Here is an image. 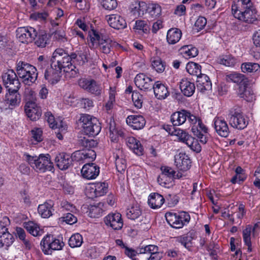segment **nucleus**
Instances as JSON below:
<instances>
[{
	"instance_id": "7ed1b4c3",
	"label": "nucleus",
	"mask_w": 260,
	"mask_h": 260,
	"mask_svg": "<svg viewBox=\"0 0 260 260\" xmlns=\"http://www.w3.org/2000/svg\"><path fill=\"white\" fill-rule=\"evenodd\" d=\"M55 50L60 58H62V63H64L67 67L69 68L71 72L70 77H76L78 75V70H75L76 67L73 63L76 61L79 64L83 65L88 61L85 50H78L75 52H72L70 54L62 48H57Z\"/></svg>"
},
{
	"instance_id": "79ce46f5",
	"label": "nucleus",
	"mask_w": 260,
	"mask_h": 260,
	"mask_svg": "<svg viewBox=\"0 0 260 260\" xmlns=\"http://www.w3.org/2000/svg\"><path fill=\"white\" fill-rule=\"evenodd\" d=\"M14 236L9 232L0 234V247H9L14 241Z\"/></svg>"
},
{
	"instance_id": "c9c22d12",
	"label": "nucleus",
	"mask_w": 260,
	"mask_h": 260,
	"mask_svg": "<svg viewBox=\"0 0 260 260\" xmlns=\"http://www.w3.org/2000/svg\"><path fill=\"white\" fill-rule=\"evenodd\" d=\"M238 62V59L231 54L220 55L218 58V62L226 67H234Z\"/></svg>"
},
{
	"instance_id": "69168bd1",
	"label": "nucleus",
	"mask_w": 260,
	"mask_h": 260,
	"mask_svg": "<svg viewBox=\"0 0 260 260\" xmlns=\"http://www.w3.org/2000/svg\"><path fill=\"white\" fill-rule=\"evenodd\" d=\"M10 224L9 218L7 216H4L0 220V234L8 232V226Z\"/></svg>"
},
{
	"instance_id": "e433bc0d",
	"label": "nucleus",
	"mask_w": 260,
	"mask_h": 260,
	"mask_svg": "<svg viewBox=\"0 0 260 260\" xmlns=\"http://www.w3.org/2000/svg\"><path fill=\"white\" fill-rule=\"evenodd\" d=\"M226 79L228 81L235 83L239 85L242 84H246L248 82V79L244 75L236 72L228 75Z\"/></svg>"
},
{
	"instance_id": "f03ea898",
	"label": "nucleus",
	"mask_w": 260,
	"mask_h": 260,
	"mask_svg": "<svg viewBox=\"0 0 260 260\" xmlns=\"http://www.w3.org/2000/svg\"><path fill=\"white\" fill-rule=\"evenodd\" d=\"M232 13L235 18L248 23L257 21V11L251 0H237L232 5Z\"/></svg>"
},
{
	"instance_id": "4c0bfd02",
	"label": "nucleus",
	"mask_w": 260,
	"mask_h": 260,
	"mask_svg": "<svg viewBox=\"0 0 260 260\" xmlns=\"http://www.w3.org/2000/svg\"><path fill=\"white\" fill-rule=\"evenodd\" d=\"M180 51L183 56L187 59L197 56L199 53L198 49L191 45L182 47Z\"/></svg>"
},
{
	"instance_id": "423d86ee",
	"label": "nucleus",
	"mask_w": 260,
	"mask_h": 260,
	"mask_svg": "<svg viewBox=\"0 0 260 260\" xmlns=\"http://www.w3.org/2000/svg\"><path fill=\"white\" fill-rule=\"evenodd\" d=\"M16 71L18 76L25 85H31L37 79L38 73L36 68L28 63L19 61Z\"/></svg>"
},
{
	"instance_id": "2eb2a0df",
	"label": "nucleus",
	"mask_w": 260,
	"mask_h": 260,
	"mask_svg": "<svg viewBox=\"0 0 260 260\" xmlns=\"http://www.w3.org/2000/svg\"><path fill=\"white\" fill-rule=\"evenodd\" d=\"M106 225L114 230H119L123 226V223L121 215L119 213H111L104 218Z\"/></svg>"
},
{
	"instance_id": "cd10ccee",
	"label": "nucleus",
	"mask_w": 260,
	"mask_h": 260,
	"mask_svg": "<svg viewBox=\"0 0 260 260\" xmlns=\"http://www.w3.org/2000/svg\"><path fill=\"white\" fill-rule=\"evenodd\" d=\"M188 110L182 109L173 113L171 116V121L174 126L183 124L187 120Z\"/></svg>"
},
{
	"instance_id": "f704fd0d",
	"label": "nucleus",
	"mask_w": 260,
	"mask_h": 260,
	"mask_svg": "<svg viewBox=\"0 0 260 260\" xmlns=\"http://www.w3.org/2000/svg\"><path fill=\"white\" fill-rule=\"evenodd\" d=\"M182 36L181 31L176 28L170 29L167 33V40L170 44H175L181 39Z\"/></svg>"
},
{
	"instance_id": "864d4df0",
	"label": "nucleus",
	"mask_w": 260,
	"mask_h": 260,
	"mask_svg": "<svg viewBox=\"0 0 260 260\" xmlns=\"http://www.w3.org/2000/svg\"><path fill=\"white\" fill-rule=\"evenodd\" d=\"M173 128L174 129V131L172 132V134L177 136L178 139L181 142L186 144V142H188V140L189 139L190 140V138L192 137L182 129L175 128V127H173Z\"/></svg>"
},
{
	"instance_id": "a18cd8bd",
	"label": "nucleus",
	"mask_w": 260,
	"mask_h": 260,
	"mask_svg": "<svg viewBox=\"0 0 260 260\" xmlns=\"http://www.w3.org/2000/svg\"><path fill=\"white\" fill-rule=\"evenodd\" d=\"M95 197H101L105 195L108 192V185L105 182H98L94 185V188H92Z\"/></svg>"
},
{
	"instance_id": "f257e3e1",
	"label": "nucleus",
	"mask_w": 260,
	"mask_h": 260,
	"mask_svg": "<svg viewBox=\"0 0 260 260\" xmlns=\"http://www.w3.org/2000/svg\"><path fill=\"white\" fill-rule=\"evenodd\" d=\"M17 37L22 43L28 44L34 41L35 44L40 48L45 47L48 40L45 30L31 26L19 27L16 30Z\"/></svg>"
},
{
	"instance_id": "a878e982",
	"label": "nucleus",
	"mask_w": 260,
	"mask_h": 260,
	"mask_svg": "<svg viewBox=\"0 0 260 260\" xmlns=\"http://www.w3.org/2000/svg\"><path fill=\"white\" fill-rule=\"evenodd\" d=\"M107 21L111 27L116 29H123L126 26L125 19L119 15H109Z\"/></svg>"
},
{
	"instance_id": "3c124183",
	"label": "nucleus",
	"mask_w": 260,
	"mask_h": 260,
	"mask_svg": "<svg viewBox=\"0 0 260 260\" xmlns=\"http://www.w3.org/2000/svg\"><path fill=\"white\" fill-rule=\"evenodd\" d=\"M82 243V236L79 233L73 234L69 240V245L72 248L80 247Z\"/></svg>"
},
{
	"instance_id": "4be33fe9",
	"label": "nucleus",
	"mask_w": 260,
	"mask_h": 260,
	"mask_svg": "<svg viewBox=\"0 0 260 260\" xmlns=\"http://www.w3.org/2000/svg\"><path fill=\"white\" fill-rule=\"evenodd\" d=\"M45 116L50 127L52 129L59 128L62 133L67 132L68 126L66 123L62 120L56 121L51 112H46Z\"/></svg>"
},
{
	"instance_id": "b1692460",
	"label": "nucleus",
	"mask_w": 260,
	"mask_h": 260,
	"mask_svg": "<svg viewBox=\"0 0 260 260\" xmlns=\"http://www.w3.org/2000/svg\"><path fill=\"white\" fill-rule=\"evenodd\" d=\"M126 123L135 129H141L146 124L144 117L140 115H129L126 119Z\"/></svg>"
},
{
	"instance_id": "de8ad7c7",
	"label": "nucleus",
	"mask_w": 260,
	"mask_h": 260,
	"mask_svg": "<svg viewBox=\"0 0 260 260\" xmlns=\"http://www.w3.org/2000/svg\"><path fill=\"white\" fill-rule=\"evenodd\" d=\"M241 69L244 73H254L260 69V66L257 63L244 62L242 63Z\"/></svg>"
},
{
	"instance_id": "680f3d73",
	"label": "nucleus",
	"mask_w": 260,
	"mask_h": 260,
	"mask_svg": "<svg viewBox=\"0 0 260 260\" xmlns=\"http://www.w3.org/2000/svg\"><path fill=\"white\" fill-rule=\"evenodd\" d=\"M252 231V226L248 225L243 231V238L245 244L250 245L251 241V233Z\"/></svg>"
},
{
	"instance_id": "aec40b11",
	"label": "nucleus",
	"mask_w": 260,
	"mask_h": 260,
	"mask_svg": "<svg viewBox=\"0 0 260 260\" xmlns=\"http://www.w3.org/2000/svg\"><path fill=\"white\" fill-rule=\"evenodd\" d=\"M213 121L216 133L221 137H227L230 134V129L226 121L224 119L218 117H215Z\"/></svg>"
},
{
	"instance_id": "bb28decb",
	"label": "nucleus",
	"mask_w": 260,
	"mask_h": 260,
	"mask_svg": "<svg viewBox=\"0 0 260 260\" xmlns=\"http://www.w3.org/2000/svg\"><path fill=\"white\" fill-rule=\"evenodd\" d=\"M196 83L197 89L202 92L212 89V83L210 79L206 74L198 76Z\"/></svg>"
},
{
	"instance_id": "37998d69",
	"label": "nucleus",
	"mask_w": 260,
	"mask_h": 260,
	"mask_svg": "<svg viewBox=\"0 0 260 260\" xmlns=\"http://www.w3.org/2000/svg\"><path fill=\"white\" fill-rule=\"evenodd\" d=\"M142 214L140 206L138 204H133L131 208L127 209L126 216L128 218L135 220Z\"/></svg>"
},
{
	"instance_id": "58836bf2",
	"label": "nucleus",
	"mask_w": 260,
	"mask_h": 260,
	"mask_svg": "<svg viewBox=\"0 0 260 260\" xmlns=\"http://www.w3.org/2000/svg\"><path fill=\"white\" fill-rule=\"evenodd\" d=\"M147 7L146 3L144 2H136L135 6L132 8L131 12L134 16L141 17L144 14Z\"/></svg>"
},
{
	"instance_id": "5701e85b",
	"label": "nucleus",
	"mask_w": 260,
	"mask_h": 260,
	"mask_svg": "<svg viewBox=\"0 0 260 260\" xmlns=\"http://www.w3.org/2000/svg\"><path fill=\"white\" fill-rule=\"evenodd\" d=\"M73 157L76 161L93 160L96 157L95 151L92 149L76 151L73 153Z\"/></svg>"
},
{
	"instance_id": "4d7b16f0",
	"label": "nucleus",
	"mask_w": 260,
	"mask_h": 260,
	"mask_svg": "<svg viewBox=\"0 0 260 260\" xmlns=\"http://www.w3.org/2000/svg\"><path fill=\"white\" fill-rule=\"evenodd\" d=\"M101 4L105 9L109 11L114 10L117 7V0H101Z\"/></svg>"
},
{
	"instance_id": "473e14b6",
	"label": "nucleus",
	"mask_w": 260,
	"mask_h": 260,
	"mask_svg": "<svg viewBox=\"0 0 260 260\" xmlns=\"http://www.w3.org/2000/svg\"><path fill=\"white\" fill-rule=\"evenodd\" d=\"M104 203L100 202L97 204L90 205L88 207V215L92 218H98L102 215L106 210Z\"/></svg>"
},
{
	"instance_id": "c03bdc74",
	"label": "nucleus",
	"mask_w": 260,
	"mask_h": 260,
	"mask_svg": "<svg viewBox=\"0 0 260 260\" xmlns=\"http://www.w3.org/2000/svg\"><path fill=\"white\" fill-rule=\"evenodd\" d=\"M109 132L110 137L112 141H116L117 140V137L120 136L122 138L124 137V133L121 129H117L115 128V122L110 120L109 123Z\"/></svg>"
},
{
	"instance_id": "338daca9",
	"label": "nucleus",
	"mask_w": 260,
	"mask_h": 260,
	"mask_svg": "<svg viewBox=\"0 0 260 260\" xmlns=\"http://www.w3.org/2000/svg\"><path fill=\"white\" fill-rule=\"evenodd\" d=\"M115 165L118 172L122 174L126 168V161L125 159L117 158L115 160Z\"/></svg>"
},
{
	"instance_id": "c756f323",
	"label": "nucleus",
	"mask_w": 260,
	"mask_h": 260,
	"mask_svg": "<svg viewBox=\"0 0 260 260\" xmlns=\"http://www.w3.org/2000/svg\"><path fill=\"white\" fill-rule=\"evenodd\" d=\"M127 146L133 152L139 156L143 154V147L140 141L133 137H129L126 139Z\"/></svg>"
},
{
	"instance_id": "052dcab7",
	"label": "nucleus",
	"mask_w": 260,
	"mask_h": 260,
	"mask_svg": "<svg viewBox=\"0 0 260 260\" xmlns=\"http://www.w3.org/2000/svg\"><path fill=\"white\" fill-rule=\"evenodd\" d=\"M148 25L147 22L144 20H137L135 22V25L134 29L136 30H142L143 32L146 33L148 30Z\"/></svg>"
},
{
	"instance_id": "774afa93",
	"label": "nucleus",
	"mask_w": 260,
	"mask_h": 260,
	"mask_svg": "<svg viewBox=\"0 0 260 260\" xmlns=\"http://www.w3.org/2000/svg\"><path fill=\"white\" fill-rule=\"evenodd\" d=\"M32 137L34 139L38 142L43 140V131L40 128H35L31 131Z\"/></svg>"
},
{
	"instance_id": "39448f33",
	"label": "nucleus",
	"mask_w": 260,
	"mask_h": 260,
	"mask_svg": "<svg viewBox=\"0 0 260 260\" xmlns=\"http://www.w3.org/2000/svg\"><path fill=\"white\" fill-rule=\"evenodd\" d=\"M24 156L30 166L38 172L52 171L54 169L53 163L51 161V156L49 154H41L39 156L25 154Z\"/></svg>"
},
{
	"instance_id": "49530a36",
	"label": "nucleus",
	"mask_w": 260,
	"mask_h": 260,
	"mask_svg": "<svg viewBox=\"0 0 260 260\" xmlns=\"http://www.w3.org/2000/svg\"><path fill=\"white\" fill-rule=\"evenodd\" d=\"M201 66L194 62H189L186 66L187 72L190 75L196 76L198 77L202 74L201 73Z\"/></svg>"
},
{
	"instance_id": "0e129e2a",
	"label": "nucleus",
	"mask_w": 260,
	"mask_h": 260,
	"mask_svg": "<svg viewBox=\"0 0 260 260\" xmlns=\"http://www.w3.org/2000/svg\"><path fill=\"white\" fill-rule=\"evenodd\" d=\"M160 170L161 171V173L160 174L161 175H164L168 177L169 179H173V177H174L176 172L173 168L168 166H161Z\"/></svg>"
},
{
	"instance_id": "dca6fc26",
	"label": "nucleus",
	"mask_w": 260,
	"mask_h": 260,
	"mask_svg": "<svg viewBox=\"0 0 260 260\" xmlns=\"http://www.w3.org/2000/svg\"><path fill=\"white\" fill-rule=\"evenodd\" d=\"M75 161L71 155L66 153H60L57 154L55 158V161L57 167L61 170H66L72 165L73 161Z\"/></svg>"
},
{
	"instance_id": "6e6552de",
	"label": "nucleus",
	"mask_w": 260,
	"mask_h": 260,
	"mask_svg": "<svg viewBox=\"0 0 260 260\" xmlns=\"http://www.w3.org/2000/svg\"><path fill=\"white\" fill-rule=\"evenodd\" d=\"M228 120L230 125L238 130L244 129L248 124V118L237 106H234L230 110Z\"/></svg>"
},
{
	"instance_id": "412c9836",
	"label": "nucleus",
	"mask_w": 260,
	"mask_h": 260,
	"mask_svg": "<svg viewBox=\"0 0 260 260\" xmlns=\"http://www.w3.org/2000/svg\"><path fill=\"white\" fill-rule=\"evenodd\" d=\"M24 110L27 116L32 121L38 120L42 115L41 108L37 106L35 103H26Z\"/></svg>"
},
{
	"instance_id": "a211bd4d",
	"label": "nucleus",
	"mask_w": 260,
	"mask_h": 260,
	"mask_svg": "<svg viewBox=\"0 0 260 260\" xmlns=\"http://www.w3.org/2000/svg\"><path fill=\"white\" fill-rule=\"evenodd\" d=\"M83 178L88 180L96 178L100 173V167L94 163H86L81 169Z\"/></svg>"
},
{
	"instance_id": "ddd939ff",
	"label": "nucleus",
	"mask_w": 260,
	"mask_h": 260,
	"mask_svg": "<svg viewBox=\"0 0 260 260\" xmlns=\"http://www.w3.org/2000/svg\"><path fill=\"white\" fill-rule=\"evenodd\" d=\"M19 89L14 88L6 90L7 92L3 98V102L10 109L18 106L21 102V95L18 91Z\"/></svg>"
},
{
	"instance_id": "72a5a7b5",
	"label": "nucleus",
	"mask_w": 260,
	"mask_h": 260,
	"mask_svg": "<svg viewBox=\"0 0 260 260\" xmlns=\"http://www.w3.org/2000/svg\"><path fill=\"white\" fill-rule=\"evenodd\" d=\"M23 226L29 234L34 237L40 236L43 233V231L40 229L39 225L31 221L23 222Z\"/></svg>"
},
{
	"instance_id": "c85d7f7f",
	"label": "nucleus",
	"mask_w": 260,
	"mask_h": 260,
	"mask_svg": "<svg viewBox=\"0 0 260 260\" xmlns=\"http://www.w3.org/2000/svg\"><path fill=\"white\" fill-rule=\"evenodd\" d=\"M153 89L155 96L159 100L165 99L169 95L168 88L160 81L156 82L153 86Z\"/></svg>"
},
{
	"instance_id": "9d476101",
	"label": "nucleus",
	"mask_w": 260,
	"mask_h": 260,
	"mask_svg": "<svg viewBox=\"0 0 260 260\" xmlns=\"http://www.w3.org/2000/svg\"><path fill=\"white\" fill-rule=\"evenodd\" d=\"M64 245L61 240L50 234L46 235L40 243L41 248L45 254H51L52 250H61Z\"/></svg>"
},
{
	"instance_id": "6ab92c4d",
	"label": "nucleus",
	"mask_w": 260,
	"mask_h": 260,
	"mask_svg": "<svg viewBox=\"0 0 260 260\" xmlns=\"http://www.w3.org/2000/svg\"><path fill=\"white\" fill-rule=\"evenodd\" d=\"M175 164L181 171H186L191 167V161L189 157L185 153L180 152L174 157Z\"/></svg>"
},
{
	"instance_id": "7c9ffc66",
	"label": "nucleus",
	"mask_w": 260,
	"mask_h": 260,
	"mask_svg": "<svg viewBox=\"0 0 260 260\" xmlns=\"http://www.w3.org/2000/svg\"><path fill=\"white\" fill-rule=\"evenodd\" d=\"M165 202V198L161 194L156 193H151L148 200V203L149 206L152 209L160 208Z\"/></svg>"
},
{
	"instance_id": "603ef678",
	"label": "nucleus",
	"mask_w": 260,
	"mask_h": 260,
	"mask_svg": "<svg viewBox=\"0 0 260 260\" xmlns=\"http://www.w3.org/2000/svg\"><path fill=\"white\" fill-rule=\"evenodd\" d=\"M79 144L86 150L91 149L96 147L98 145L96 141L93 139H89L85 137L80 139L79 140Z\"/></svg>"
},
{
	"instance_id": "bf43d9fd",
	"label": "nucleus",
	"mask_w": 260,
	"mask_h": 260,
	"mask_svg": "<svg viewBox=\"0 0 260 260\" xmlns=\"http://www.w3.org/2000/svg\"><path fill=\"white\" fill-rule=\"evenodd\" d=\"M124 253L127 256L132 258V259H135V258H133L134 257L138 254H142L141 246H139L136 249L129 248L127 246L125 247Z\"/></svg>"
},
{
	"instance_id": "8fccbe9b",
	"label": "nucleus",
	"mask_w": 260,
	"mask_h": 260,
	"mask_svg": "<svg viewBox=\"0 0 260 260\" xmlns=\"http://www.w3.org/2000/svg\"><path fill=\"white\" fill-rule=\"evenodd\" d=\"M151 64L153 68L158 73H162L166 67V62L159 57L152 58Z\"/></svg>"
},
{
	"instance_id": "1a4fd4ad",
	"label": "nucleus",
	"mask_w": 260,
	"mask_h": 260,
	"mask_svg": "<svg viewBox=\"0 0 260 260\" xmlns=\"http://www.w3.org/2000/svg\"><path fill=\"white\" fill-rule=\"evenodd\" d=\"M168 223L173 228L180 229L187 224L190 219L189 214L185 211L177 213L168 212L165 214Z\"/></svg>"
},
{
	"instance_id": "f3484780",
	"label": "nucleus",
	"mask_w": 260,
	"mask_h": 260,
	"mask_svg": "<svg viewBox=\"0 0 260 260\" xmlns=\"http://www.w3.org/2000/svg\"><path fill=\"white\" fill-rule=\"evenodd\" d=\"M191 132L193 135L200 139V141L203 144H206L208 141V128L200 121L197 124L192 126Z\"/></svg>"
},
{
	"instance_id": "393cba45",
	"label": "nucleus",
	"mask_w": 260,
	"mask_h": 260,
	"mask_svg": "<svg viewBox=\"0 0 260 260\" xmlns=\"http://www.w3.org/2000/svg\"><path fill=\"white\" fill-rule=\"evenodd\" d=\"M54 205L53 201L51 200H47L43 204L39 205L38 208V213L43 218H49L52 215V213L54 211L53 209Z\"/></svg>"
},
{
	"instance_id": "4468645a",
	"label": "nucleus",
	"mask_w": 260,
	"mask_h": 260,
	"mask_svg": "<svg viewBox=\"0 0 260 260\" xmlns=\"http://www.w3.org/2000/svg\"><path fill=\"white\" fill-rule=\"evenodd\" d=\"M134 81L136 85L141 90L150 91L154 87L153 80L143 73L137 74Z\"/></svg>"
},
{
	"instance_id": "09e8293b",
	"label": "nucleus",
	"mask_w": 260,
	"mask_h": 260,
	"mask_svg": "<svg viewBox=\"0 0 260 260\" xmlns=\"http://www.w3.org/2000/svg\"><path fill=\"white\" fill-rule=\"evenodd\" d=\"M194 235L193 232H189L187 234L180 237L179 241L185 248L189 249L191 246V241L194 239Z\"/></svg>"
},
{
	"instance_id": "13d9d810",
	"label": "nucleus",
	"mask_w": 260,
	"mask_h": 260,
	"mask_svg": "<svg viewBox=\"0 0 260 260\" xmlns=\"http://www.w3.org/2000/svg\"><path fill=\"white\" fill-rule=\"evenodd\" d=\"M132 101L135 106L140 109L143 104V96L138 92H133L132 95Z\"/></svg>"
},
{
	"instance_id": "e2e57ef3",
	"label": "nucleus",
	"mask_w": 260,
	"mask_h": 260,
	"mask_svg": "<svg viewBox=\"0 0 260 260\" xmlns=\"http://www.w3.org/2000/svg\"><path fill=\"white\" fill-rule=\"evenodd\" d=\"M206 24V19L204 17L200 16L196 20L193 28L197 31H199L205 27Z\"/></svg>"
},
{
	"instance_id": "5fc2aeb1",
	"label": "nucleus",
	"mask_w": 260,
	"mask_h": 260,
	"mask_svg": "<svg viewBox=\"0 0 260 260\" xmlns=\"http://www.w3.org/2000/svg\"><path fill=\"white\" fill-rule=\"evenodd\" d=\"M186 144L190 148L191 150L196 152V153H199L202 150V147L199 144L198 140L194 139V138H190V140H188Z\"/></svg>"
},
{
	"instance_id": "20e7f679",
	"label": "nucleus",
	"mask_w": 260,
	"mask_h": 260,
	"mask_svg": "<svg viewBox=\"0 0 260 260\" xmlns=\"http://www.w3.org/2000/svg\"><path fill=\"white\" fill-rule=\"evenodd\" d=\"M62 58L55 50L50 60L51 67L45 70L44 78L52 84H56L60 80L62 70L71 75L69 68L67 67L64 63H62Z\"/></svg>"
},
{
	"instance_id": "ea45409f",
	"label": "nucleus",
	"mask_w": 260,
	"mask_h": 260,
	"mask_svg": "<svg viewBox=\"0 0 260 260\" xmlns=\"http://www.w3.org/2000/svg\"><path fill=\"white\" fill-rule=\"evenodd\" d=\"M89 36L90 38L91 45H89L90 48L93 47L94 43L96 42L99 45L101 42L104 41V39L107 38L106 36L94 29H91L89 32Z\"/></svg>"
},
{
	"instance_id": "6e6d98bb",
	"label": "nucleus",
	"mask_w": 260,
	"mask_h": 260,
	"mask_svg": "<svg viewBox=\"0 0 260 260\" xmlns=\"http://www.w3.org/2000/svg\"><path fill=\"white\" fill-rule=\"evenodd\" d=\"M149 13L153 17L159 16L161 12V8L158 4H151L148 7Z\"/></svg>"
},
{
	"instance_id": "2f4dec72",
	"label": "nucleus",
	"mask_w": 260,
	"mask_h": 260,
	"mask_svg": "<svg viewBox=\"0 0 260 260\" xmlns=\"http://www.w3.org/2000/svg\"><path fill=\"white\" fill-rule=\"evenodd\" d=\"M180 88L182 93L188 97L191 96L195 91V85L187 79H183L180 82Z\"/></svg>"
},
{
	"instance_id": "9b49d317",
	"label": "nucleus",
	"mask_w": 260,
	"mask_h": 260,
	"mask_svg": "<svg viewBox=\"0 0 260 260\" xmlns=\"http://www.w3.org/2000/svg\"><path fill=\"white\" fill-rule=\"evenodd\" d=\"M79 86L86 91L94 94L100 95L102 91V87L100 84L91 78H81L78 81Z\"/></svg>"
},
{
	"instance_id": "f8f14e48",
	"label": "nucleus",
	"mask_w": 260,
	"mask_h": 260,
	"mask_svg": "<svg viewBox=\"0 0 260 260\" xmlns=\"http://www.w3.org/2000/svg\"><path fill=\"white\" fill-rule=\"evenodd\" d=\"M2 79L3 84L6 90L20 88V82L18 79L17 74L13 70H8L6 72L3 73Z\"/></svg>"
},
{
	"instance_id": "0eeeda50",
	"label": "nucleus",
	"mask_w": 260,
	"mask_h": 260,
	"mask_svg": "<svg viewBox=\"0 0 260 260\" xmlns=\"http://www.w3.org/2000/svg\"><path fill=\"white\" fill-rule=\"evenodd\" d=\"M79 121L84 133L89 136H95L101 131L102 126L99 120L95 117L86 114H81Z\"/></svg>"
},
{
	"instance_id": "a19ab883",
	"label": "nucleus",
	"mask_w": 260,
	"mask_h": 260,
	"mask_svg": "<svg viewBox=\"0 0 260 260\" xmlns=\"http://www.w3.org/2000/svg\"><path fill=\"white\" fill-rule=\"evenodd\" d=\"M117 44L107 37L104 39V41L101 42L98 46L100 50L105 54L110 53L111 48L117 45Z\"/></svg>"
}]
</instances>
